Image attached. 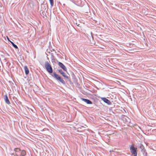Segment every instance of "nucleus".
Segmentation results:
<instances>
[{
	"label": "nucleus",
	"instance_id": "nucleus-5",
	"mask_svg": "<svg viewBox=\"0 0 156 156\" xmlns=\"http://www.w3.org/2000/svg\"><path fill=\"white\" fill-rule=\"evenodd\" d=\"M101 100L105 103L107 104L108 105H111V102L108 99L105 98H101Z\"/></svg>",
	"mask_w": 156,
	"mask_h": 156
},
{
	"label": "nucleus",
	"instance_id": "nucleus-17",
	"mask_svg": "<svg viewBox=\"0 0 156 156\" xmlns=\"http://www.w3.org/2000/svg\"><path fill=\"white\" fill-rule=\"evenodd\" d=\"M24 68H28L27 66H25L24 67Z\"/></svg>",
	"mask_w": 156,
	"mask_h": 156
},
{
	"label": "nucleus",
	"instance_id": "nucleus-12",
	"mask_svg": "<svg viewBox=\"0 0 156 156\" xmlns=\"http://www.w3.org/2000/svg\"><path fill=\"white\" fill-rule=\"evenodd\" d=\"M14 151L15 152H18L19 151H21V150L20 149V148H14Z\"/></svg>",
	"mask_w": 156,
	"mask_h": 156
},
{
	"label": "nucleus",
	"instance_id": "nucleus-14",
	"mask_svg": "<svg viewBox=\"0 0 156 156\" xmlns=\"http://www.w3.org/2000/svg\"><path fill=\"white\" fill-rule=\"evenodd\" d=\"M25 73L26 75H27L29 73V69H25Z\"/></svg>",
	"mask_w": 156,
	"mask_h": 156
},
{
	"label": "nucleus",
	"instance_id": "nucleus-9",
	"mask_svg": "<svg viewBox=\"0 0 156 156\" xmlns=\"http://www.w3.org/2000/svg\"><path fill=\"white\" fill-rule=\"evenodd\" d=\"M47 71L52 76L53 74V69H46Z\"/></svg>",
	"mask_w": 156,
	"mask_h": 156
},
{
	"label": "nucleus",
	"instance_id": "nucleus-2",
	"mask_svg": "<svg viewBox=\"0 0 156 156\" xmlns=\"http://www.w3.org/2000/svg\"><path fill=\"white\" fill-rule=\"evenodd\" d=\"M137 148L134 147V145L133 144L130 147V152L132 153V155L133 156H136L137 155Z\"/></svg>",
	"mask_w": 156,
	"mask_h": 156
},
{
	"label": "nucleus",
	"instance_id": "nucleus-18",
	"mask_svg": "<svg viewBox=\"0 0 156 156\" xmlns=\"http://www.w3.org/2000/svg\"><path fill=\"white\" fill-rule=\"evenodd\" d=\"M11 155H14V153H12V154H11Z\"/></svg>",
	"mask_w": 156,
	"mask_h": 156
},
{
	"label": "nucleus",
	"instance_id": "nucleus-10",
	"mask_svg": "<svg viewBox=\"0 0 156 156\" xmlns=\"http://www.w3.org/2000/svg\"><path fill=\"white\" fill-rule=\"evenodd\" d=\"M26 154V152L24 150H23L21 151V156H25Z\"/></svg>",
	"mask_w": 156,
	"mask_h": 156
},
{
	"label": "nucleus",
	"instance_id": "nucleus-16",
	"mask_svg": "<svg viewBox=\"0 0 156 156\" xmlns=\"http://www.w3.org/2000/svg\"><path fill=\"white\" fill-rule=\"evenodd\" d=\"M14 156H18L17 154H14Z\"/></svg>",
	"mask_w": 156,
	"mask_h": 156
},
{
	"label": "nucleus",
	"instance_id": "nucleus-19",
	"mask_svg": "<svg viewBox=\"0 0 156 156\" xmlns=\"http://www.w3.org/2000/svg\"><path fill=\"white\" fill-rule=\"evenodd\" d=\"M63 70H64V71H66V69H63Z\"/></svg>",
	"mask_w": 156,
	"mask_h": 156
},
{
	"label": "nucleus",
	"instance_id": "nucleus-1",
	"mask_svg": "<svg viewBox=\"0 0 156 156\" xmlns=\"http://www.w3.org/2000/svg\"><path fill=\"white\" fill-rule=\"evenodd\" d=\"M55 79L60 82L62 84L65 85L66 83L63 79L55 72L53 73L51 76Z\"/></svg>",
	"mask_w": 156,
	"mask_h": 156
},
{
	"label": "nucleus",
	"instance_id": "nucleus-7",
	"mask_svg": "<svg viewBox=\"0 0 156 156\" xmlns=\"http://www.w3.org/2000/svg\"><path fill=\"white\" fill-rule=\"evenodd\" d=\"M81 99L82 100V101L86 102L88 104H92V101L89 99L84 98H81Z\"/></svg>",
	"mask_w": 156,
	"mask_h": 156
},
{
	"label": "nucleus",
	"instance_id": "nucleus-4",
	"mask_svg": "<svg viewBox=\"0 0 156 156\" xmlns=\"http://www.w3.org/2000/svg\"><path fill=\"white\" fill-rule=\"evenodd\" d=\"M49 61H46L45 62L44 65L45 68H52L50 65Z\"/></svg>",
	"mask_w": 156,
	"mask_h": 156
},
{
	"label": "nucleus",
	"instance_id": "nucleus-15",
	"mask_svg": "<svg viewBox=\"0 0 156 156\" xmlns=\"http://www.w3.org/2000/svg\"><path fill=\"white\" fill-rule=\"evenodd\" d=\"M140 148L142 150H143V149H144V146H143V145L142 144L140 145Z\"/></svg>",
	"mask_w": 156,
	"mask_h": 156
},
{
	"label": "nucleus",
	"instance_id": "nucleus-3",
	"mask_svg": "<svg viewBox=\"0 0 156 156\" xmlns=\"http://www.w3.org/2000/svg\"><path fill=\"white\" fill-rule=\"evenodd\" d=\"M56 63L57 65L59 67H60L61 68H66L64 65L61 62L56 61Z\"/></svg>",
	"mask_w": 156,
	"mask_h": 156
},
{
	"label": "nucleus",
	"instance_id": "nucleus-11",
	"mask_svg": "<svg viewBox=\"0 0 156 156\" xmlns=\"http://www.w3.org/2000/svg\"><path fill=\"white\" fill-rule=\"evenodd\" d=\"M10 43H11V44H12V46L16 49H17L18 48V47H17V46L15 44H14V43L12 42V41H10Z\"/></svg>",
	"mask_w": 156,
	"mask_h": 156
},
{
	"label": "nucleus",
	"instance_id": "nucleus-8",
	"mask_svg": "<svg viewBox=\"0 0 156 156\" xmlns=\"http://www.w3.org/2000/svg\"><path fill=\"white\" fill-rule=\"evenodd\" d=\"M4 99L5 102L8 105L10 104V102L9 100L8 96L6 94L4 96Z\"/></svg>",
	"mask_w": 156,
	"mask_h": 156
},
{
	"label": "nucleus",
	"instance_id": "nucleus-6",
	"mask_svg": "<svg viewBox=\"0 0 156 156\" xmlns=\"http://www.w3.org/2000/svg\"><path fill=\"white\" fill-rule=\"evenodd\" d=\"M58 70L59 72L63 76L67 78H68V76L66 75L65 73L63 72V71L62 70V69H59Z\"/></svg>",
	"mask_w": 156,
	"mask_h": 156
},
{
	"label": "nucleus",
	"instance_id": "nucleus-13",
	"mask_svg": "<svg viewBox=\"0 0 156 156\" xmlns=\"http://www.w3.org/2000/svg\"><path fill=\"white\" fill-rule=\"evenodd\" d=\"M50 2V5L51 6L54 5V1L53 0H49Z\"/></svg>",
	"mask_w": 156,
	"mask_h": 156
}]
</instances>
